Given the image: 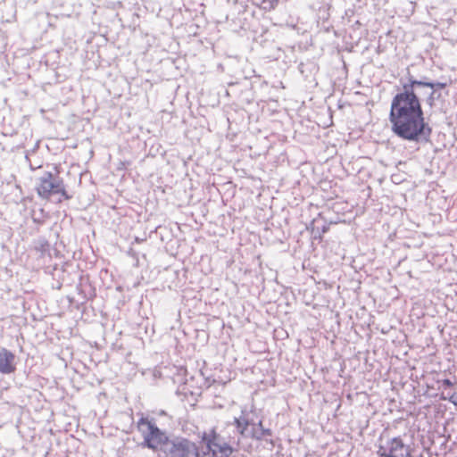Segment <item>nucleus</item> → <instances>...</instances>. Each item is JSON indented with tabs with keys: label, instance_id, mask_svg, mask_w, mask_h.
Listing matches in <instances>:
<instances>
[{
	"label": "nucleus",
	"instance_id": "nucleus-11",
	"mask_svg": "<svg viewBox=\"0 0 457 457\" xmlns=\"http://www.w3.org/2000/svg\"><path fill=\"white\" fill-rule=\"evenodd\" d=\"M441 399L447 400L451 403H453L455 407H457V389L453 393H452L450 395H448V396H445L443 395L441 396Z\"/></svg>",
	"mask_w": 457,
	"mask_h": 457
},
{
	"label": "nucleus",
	"instance_id": "nucleus-7",
	"mask_svg": "<svg viewBox=\"0 0 457 457\" xmlns=\"http://www.w3.org/2000/svg\"><path fill=\"white\" fill-rule=\"evenodd\" d=\"M15 356L10 351L3 348L0 350V372L10 374L15 370Z\"/></svg>",
	"mask_w": 457,
	"mask_h": 457
},
{
	"label": "nucleus",
	"instance_id": "nucleus-1",
	"mask_svg": "<svg viewBox=\"0 0 457 457\" xmlns=\"http://www.w3.org/2000/svg\"><path fill=\"white\" fill-rule=\"evenodd\" d=\"M390 122L393 132L408 141H427L431 129L424 120L416 87L410 81L392 100Z\"/></svg>",
	"mask_w": 457,
	"mask_h": 457
},
{
	"label": "nucleus",
	"instance_id": "nucleus-3",
	"mask_svg": "<svg viewBox=\"0 0 457 457\" xmlns=\"http://www.w3.org/2000/svg\"><path fill=\"white\" fill-rule=\"evenodd\" d=\"M203 442L207 452H201V457H231L233 448L214 430L204 433Z\"/></svg>",
	"mask_w": 457,
	"mask_h": 457
},
{
	"label": "nucleus",
	"instance_id": "nucleus-4",
	"mask_svg": "<svg viewBox=\"0 0 457 457\" xmlns=\"http://www.w3.org/2000/svg\"><path fill=\"white\" fill-rule=\"evenodd\" d=\"M137 428L144 437V444L148 448L154 450L161 449L162 451L164 442L169 441V439L154 423L146 418H141L137 423Z\"/></svg>",
	"mask_w": 457,
	"mask_h": 457
},
{
	"label": "nucleus",
	"instance_id": "nucleus-9",
	"mask_svg": "<svg viewBox=\"0 0 457 457\" xmlns=\"http://www.w3.org/2000/svg\"><path fill=\"white\" fill-rule=\"evenodd\" d=\"M234 424L241 435H245V431L247 430V427L249 425V422L244 417L240 418H235Z\"/></svg>",
	"mask_w": 457,
	"mask_h": 457
},
{
	"label": "nucleus",
	"instance_id": "nucleus-8",
	"mask_svg": "<svg viewBox=\"0 0 457 457\" xmlns=\"http://www.w3.org/2000/svg\"><path fill=\"white\" fill-rule=\"evenodd\" d=\"M411 82L413 84V86L417 88L420 87H428L431 89V92L429 93L430 98L433 97L434 92L436 88H443L445 87V84L444 83H431V82H422L419 80L411 79Z\"/></svg>",
	"mask_w": 457,
	"mask_h": 457
},
{
	"label": "nucleus",
	"instance_id": "nucleus-5",
	"mask_svg": "<svg viewBox=\"0 0 457 457\" xmlns=\"http://www.w3.org/2000/svg\"><path fill=\"white\" fill-rule=\"evenodd\" d=\"M36 189L42 198H49L51 195L57 193H61L65 198H69L62 181L51 172H45L37 179Z\"/></svg>",
	"mask_w": 457,
	"mask_h": 457
},
{
	"label": "nucleus",
	"instance_id": "nucleus-2",
	"mask_svg": "<svg viewBox=\"0 0 457 457\" xmlns=\"http://www.w3.org/2000/svg\"><path fill=\"white\" fill-rule=\"evenodd\" d=\"M162 452L166 457H201L196 445L181 437L165 441Z\"/></svg>",
	"mask_w": 457,
	"mask_h": 457
},
{
	"label": "nucleus",
	"instance_id": "nucleus-10",
	"mask_svg": "<svg viewBox=\"0 0 457 457\" xmlns=\"http://www.w3.org/2000/svg\"><path fill=\"white\" fill-rule=\"evenodd\" d=\"M258 426L260 427V429L257 430V429H253V432H252V436L256 438V439H262L263 437H265L266 436H270L271 435V432L270 429H265L262 428V421H260L258 423Z\"/></svg>",
	"mask_w": 457,
	"mask_h": 457
},
{
	"label": "nucleus",
	"instance_id": "nucleus-12",
	"mask_svg": "<svg viewBox=\"0 0 457 457\" xmlns=\"http://www.w3.org/2000/svg\"><path fill=\"white\" fill-rule=\"evenodd\" d=\"M443 385L446 386H453V382L450 379H445L443 381Z\"/></svg>",
	"mask_w": 457,
	"mask_h": 457
},
{
	"label": "nucleus",
	"instance_id": "nucleus-6",
	"mask_svg": "<svg viewBox=\"0 0 457 457\" xmlns=\"http://www.w3.org/2000/svg\"><path fill=\"white\" fill-rule=\"evenodd\" d=\"M378 455L380 457H411L409 447L400 437H394L380 444Z\"/></svg>",
	"mask_w": 457,
	"mask_h": 457
}]
</instances>
